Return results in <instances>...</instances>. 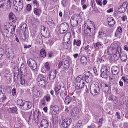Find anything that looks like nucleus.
<instances>
[{"label": "nucleus", "mask_w": 128, "mask_h": 128, "mask_svg": "<svg viewBox=\"0 0 128 128\" xmlns=\"http://www.w3.org/2000/svg\"><path fill=\"white\" fill-rule=\"evenodd\" d=\"M107 21L108 26L110 27H112L115 24V22L114 18L112 17H108Z\"/></svg>", "instance_id": "obj_13"}, {"label": "nucleus", "mask_w": 128, "mask_h": 128, "mask_svg": "<svg viewBox=\"0 0 128 128\" xmlns=\"http://www.w3.org/2000/svg\"><path fill=\"white\" fill-rule=\"evenodd\" d=\"M115 115L117 116L116 118L117 119H120L121 118L120 113L116 112V113Z\"/></svg>", "instance_id": "obj_61"}, {"label": "nucleus", "mask_w": 128, "mask_h": 128, "mask_svg": "<svg viewBox=\"0 0 128 128\" xmlns=\"http://www.w3.org/2000/svg\"><path fill=\"white\" fill-rule=\"evenodd\" d=\"M35 96H38L40 95V92H39L38 90H36V91L34 94Z\"/></svg>", "instance_id": "obj_58"}, {"label": "nucleus", "mask_w": 128, "mask_h": 128, "mask_svg": "<svg viewBox=\"0 0 128 128\" xmlns=\"http://www.w3.org/2000/svg\"><path fill=\"white\" fill-rule=\"evenodd\" d=\"M40 10L38 8H35L34 10V14L36 15H38L39 14Z\"/></svg>", "instance_id": "obj_43"}, {"label": "nucleus", "mask_w": 128, "mask_h": 128, "mask_svg": "<svg viewBox=\"0 0 128 128\" xmlns=\"http://www.w3.org/2000/svg\"><path fill=\"white\" fill-rule=\"evenodd\" d=\"M98 34V37L100 38H104L106 39L107 36L106 34L103 32L102 30L100 31Z\"/></svg>", "instance_id": "obj_20"}, {"label": "nucleus", "mask_w": 128, "mask_h": 128, "mask_svg": "<svg viewBox=\"0 0 128 128\" xmlns=\"http://www.w3.org/2000/svg\"><path fill=\"white\" fill-rule=\"evenodd\" d=\"M25 100H24L21 99H18L17 101V104L19 106V107L20 108L22 107L21 106H22V104H23V103L24 102V101Z\"/></svg>", "instance_id": "obj_24"}, {"label": "nucleus", "mask_w": 128, "mask_h": 128, "mask_svg": "<svg viewBox=\"0 0 128 128\" xmlns=\"http://www.w3.org/2000/svg\"><path fill=\"white\" fill-rule=\"evenodd\" d=\"M17 108L16 107L10 108L8 110V112L10 114V113H16L17 114Z\"/></svg>", "instance_id": "obj_15"}, {"label": "nucleus", "mask_w": 128, "mask_h": 128, "mask_svg": "<svg viewBox=\"0 0 128 128\" xmlns=\"http://www.w3.org/2000/svg\"><path fill=\"white\" fill-rule=\"evenodd\" d=\"M71 36V34L70 32L66 33L64 35L63 39L66 40L68 39H70Z\"/></svg>", "instance_id": "obj_35"}, {"label": "nucleus", "mask_w": 128, "mask_h": 128, "mask_svg": "<svg viewBox=\"0 0 128 128\" xmlns=\"http://www.w3.org/2000/svg\"><path fill=\"white\" fill-rule=\"evenodd\" d=\"M6 97L5 94L2 92V90H0V99H2L3 100H5Z\"/></svg>", "instance_id": "obj_29"}, {"label": "nucleus", "mask_w": 128, "mask_h": 128, "mask_svg": "<svg viewBox=\"0 0 128 128\" xmlns=\"http://www.w3.org/2000/svg\"><path fill=\"white\" fill-rule=\"evenodd\" d=\"M40 102L44 106L46 104V102L44 99V98L43 99H41L40 100Z\"/></svg>", "instance_id": "obj_55"}, {"label": "nucleus", "mask_w": 128, "mask_h": 128, "mask_svg": "<svg viewBox=\"0 0 128 128\" xmlns=\"http://www.w3.org/2000/svg\"><path fill=\"white\" fill-rule=\"evenodd\" d=\"M118 8L119 12L121 13H123L126 10L121 5L119 6Z\"/></svg>", "instance_id": "obj_38"}, {"label": "nucleus", "mask_w": 128, "mask_h": 128, "mask_svg": "<svg viewBox=\"0 0 128 128\" xmlns=\"http://www.w3.org/2000/svg\"><path fill=\"white\" fill-rule=\"evenodd\" d=\"M16 16L14 14L12 13H10L9 14V19L10 20H12L13 18Z\"/></svg>", "instance_id": "obj_51"}, {"label": "nucleus", "mask_w": 128, "mask_h": 128, "mask_svg": "<svg viewBox=\"0 0 128 128\" xmlns=\"http://www.w3.org/2000/svg\"><path fill=\"white\" fill-rule=\"evenodd\" d=\"M61 125L63 128H67L69 126L64 120H62Z\"/></svg>", "instance_id": "obj_37"}, {"label": "nucleus", "mask_w": 128, "mask_h": 128, "mask_svg": "<svg viewBox=\"0 0 128 128\" xmlns=\"http://www.w3.org/2000/svg\"><path fill=\"white\" fill-rule=\"evenodd\" d=\"M84 74L85 76V78L89 77L90 76H93V75L92 73H90L89 71H86L84 73Z\"/></svg>", "instance_id": "obj_30"}, {"label": "nucleus", "mask_w": 128, "mask_h": 128, "mask_svg": "<svg viewBox=\"0 0 128 128\" xmlns=\"http://www.w3.org/2000/svg\"><path fill=\"white\" fill-rule=\"evenodd\" d=\"M67 43L65 42H64L63 43V47L65 49H67L68 48V46Z\"/></svg>", "instance_id": "obj_52"}, {"label": "nucleus", "mask_w": 128, "mask_h": 128, "mask_svg": "<svg viewBox=\"0 0 128 128\" xmlns=\"http://www.w3.org/2000/svg\"><path fill=\"white\" fill-rule=\"evenodd\" d=\"M120 56L123 62H125L126 61L127 58L126 54H124Z\"/></svg>", "instance_id": "obj_40"}, {"label": "nucleus", "mask_w": 128, "mask_h": 128, "mask_svg": "<svg viewBox=\"0 0 128 128\" xmlns=\"http://www.w3.org/2000/svg\"><path fill=\"white\" fill-rule=\"evenodd\" d=\"M20 84L23 86H25L26 82H25V79L22 78L21 74L20 75Z\"/></svg>", "instance_id": "obj_36"}, {"label": "nucleus", "mask_w": 128, "mask_h": 128, "mask_svg": "<svg viewBox=\"0 0 128 128\" xmlns=\"http://www.w3.org/2000/svg\"><path fill=\"white\" fill-rule=\"evenodd\" d=\"M69 27L68 24L66 22L62 23L60 26L59 30L60 33L62 34L66 32Z\"/></svg>", "instance_id": "obj_8"}, {"label": "nucleus", "mask_w": 128, "mask_h": 128, "mask_svg": "<svg viewBox=\"0 0 128 128\" xmlns=\"http://www.w3.org/2000/svg\"><path fill=\"white\" fill-rule=\"evenodd\" d=\"M44 98L45 100L47 102H49L50 100V94H47L44 97Z\"/></svg>", "instance_id": "obj_41"}, {"label": "nucleus", "mask_w": 128, "mask_h": 128, "mask_svg": "<svg viewBox=\"0 0 128 128\" xmlns=\"http://www.w3.org/2000/svg\"><path fill=\"white\" fill-rule=\"evenodd\" d=\"M36 88L35 87H33L32 88V92L33 94H34V93L36 91Z\"/></svg>", "instance_id": "obj_63"}, {"label": "nucleus", "mask_w": 128, "mask_h": 128, "mask_svg": "<svg viewBox=\"0 0 128 128\" xmlns=\"http://www.w3.org/2000/svg\"><path fill=\"white\" fill-rule=\"evenodd\" d=\"M93 76H90L89 77L85 78L86 82L88 83L91 82L92 80Z\"/></svg>", "instance_id": "obj_32"}, {"label": "nucleus", "mask_w": 128, "mask_h": 128, "mask_svg": "<svg viewBox=\"0 0 128 128\" xmlns=\"http://www.w3.org/2000/svg\"><path fill=\"white\" fill-rule=\"evenodd\" d=\"M42 33L43 34V36L46 38H47L49 35V32L48 31H47V30L44 31Z\"/></svg>", "instance_id": "obj_39"}, {"label": "nucleus", "mask_w": 128, "mask_h": 128, "mask_svg": "<svg viewBox=\"0 0 128 128\" xmlns=\"http://www.w3.org/2000/svg\"><path fill=\"white\" fill-rule=\"evenodd\" d=\"M32 7L31 5L30 4H28L26 6V9L28 11H30L31 10Z\"/></svg>", "instance_id": "obj_53"}, {"label": "nucleus", "mask_w": 128, "mask_h": 128, "mask_svg": "<svg viewBox=\"0 0 128 128\" xmlns=\"http://www.w3.org/2000/svg\"><path fill=\"white\" fill-rule=\"evenodd\" d=\"M2 32L3 35L7 37H10L12 36V33L10 32H9V30L6 27H5L2 30Z\"/></svg>", "instance_id": "obj_11"}, {"label": "nucleus", "mask_w": 128, "mask_h": 128, "mask_svg": "<svg viewBox=\"0 0 128 128\" xmlns=\"http://www.w3.org/2000/svg\"><path fill=\"white\" fill-rule=\"evenodd\" d=\"M72 100V98L69 96H66L64 102L66 104H68Z\"/></svg>", "instance_id": "obj_27"}, {"label": "nucleus", "mask_w": 128, "mask_h": 128, "mask_svg": "<svg viewBox=\"0 0 128 128\" xmlns=\"http://www.w3.org/2000/svg\"><path fill=\"white\" fill-rule=\"evenodd\" d=\"M78 18L79 16L76 14L73 15L72 17L70 22L72 26L75 27L78 25Z\"/></svg>", "instance_id": "obj_9"}, {"label": "nucleus", "mask_w": 128, "mask_h": 128, "mask_svg": "<svg viewBox=\"0 0 128 128\" xmlns=\"http://www.w3.org/2000/svg\"><path fill=\"white\" fill-rule=\"evenodd\" d=\"M121 5L126 9L128 5V3L126 2H124L123 4Z\"/></svg>", "instance_id": "obj_49"}, {"label": "nucleus", "mask_w": 128, "mask_h": 128, "mask_svg": "<svg viewBox=\"0 0 128 128\" xmlns=\"http://www.w3.org/2000/svg\"><path fill=\"white\" fill-rule=\"evenodd\" d=\"M121 48L117 46L116 48H112V51L113 54H114L113 56L115 57V60H117L118 58V57L121 56Z\"/></svg>", "instance_id": "obj_3"}, {"label": "nucleus", "mask_w": 128, "mask_h": 128, "mask_svg": "<svg viewBox=\"0 0 128 128\" xmlns=\"http://www.w3.org/2000/svg\"><path fill=\"white\" fill-rule=\"evenodd\" d=\"M22 71H21L22 74L24 76H26L27 75V73L26 68H24V69H21Z\"/></svg>", "instance_id": "obj_42"}, {"label": "nucleus", "mask_w": 128, "mask_h": 128, "mask_svg": "<svg viewBox=\"0 0 128 128\" xmlns=\"http://www.w3.org/2000/svg\"><path fill=\"white\" fill-rule=\"evenodd\" d=\"M40 53V56L44 58L46 57V53L44 49L42 48L41 50Z\"/></svg>", "instance_id": "obj_26"}, {"label": "nucleus", "mask_w": 128, "mask_h": 128, "mask_svg": "<svg viewBox=\"0 0 128 128\" xmlns=\"http://www.w3.org/2000/svg\"><path fill=\"white\" fill-rule=\"evenodd\" d=\"M36 40L38 43L40 44H41L43 43L42 38L40 35L38 36L36 38Z\"/></svg>", "instance_id": "obj_25"}, {"label": "nucleus", "mask_w": 128, "mask_h": 128, "mask_svg": "<svg viewBox=\"0 0 128 128\" xmlns=\"http://www.w3.org/2000/svg\"><path fill=\"white\" fill-rule=\"evenodd\" d=\"M80 62L83 65H86L88 62L85 56L81 57L80 60Z\"/></svg>", "instance_id": "obj_16"}, {"label": "nucleus", "mask_w": 128, "mask_h": 128, "mask_svg": "<svg viewBox=\"0 0 128 128\" xmlns=\"http://www.w3.org/2000/svg\"><path fill=\"white\" fill-rule=\"evenodd\" d=\"M77 113L75 111H72L71 112V115L73 116H76Z\"/></svg>", "instance_id": "obj_56"}, {"label": "nucleus", "mask_w": 128, "mask_h": 128, "mask_svg": "<svg viewBox=\"0 0 128 128\" xmlns=\"http://www.w3.org/2000/svg\"><path fill=\"white\" fill-rule=\"evenodd\" d=\"M92 26H91L92 28L90 27L91 26H88V25H87V27L86 26L84 27V33L86 34L87 35H88V34L90 32V34H89V36L94 39V35L95 33V26L94 23L92 24Z\"/></svg>", "instance_id": "obj_1"}, {"label": "nucleus", "mask_w": 128, "mask_h": 128, "mask_svg": "<svg viewBox=\"0 0 128 128\" xmlns=\"http://www.w3.org/2000/svg\"><path fill=\"white\" fill-rule=\"evenodd\" d=\"M75 80L77 82V84H75V88L77 90H79L83 88L85 84L83 80L81 79L78 76L77 77Z\"/></svg>", "instance_id": "obj_4"}, {"label": "nucleus", "mask_w": 128, "mask_h": 128, "mask_svg": "<svg viewBox=\"0 0 128 128\" xmlns=\"http://www.w3.org/2000/svg\"><path fill=\"white\" fill-rule=\"evenodd\" d=\"M4 54V50L2 48L0 49V60L2 58V56Z\"/></svg>", "instance_id": "obj_47"}, {"label": "nucleus", "mask_w": 128, "mask_h": 128, "mask_svg": "<svg viewBox=\"0 0 128 128\" xmlns=\"http://www.w3.org/2000/svg\"><path fill=\"white\" fill-rule=\"evenodd\" d=\"M110 71V69L108 68L107 67H102L100 71L102 72L100 74L101 76L104 78H106L109 75Z\"/></svg>", "instance_id": "obj_6"}, {"label": "nucleus", "mask_w": 128, "mask_h": 128, "mask_svg": "<svg viewBox=\"0 0 128 128\" xmlns=\"http://www.w3.org/2000/svg\"><path fill=\"white\" fill-rule=\"evenodd\" d=\"M44 66L47 70H50L49 64L48 62H46V63L45 64Z\"/></svg>", "instance_id": "obj_54"}, {"label": "nucleus", "mask_w": 128, "mask_h": 128, "mask_svg": "<svg viewBox=\"0 0 128 128\" xmlns=\"http://www.w3.org/2000/svg\"><path fill=\"white\" fill-rule=\"evenodd\" d=\"M43 80H46V77L42 74H40L36 78L37 82Z\"/></svg>", "instance_id": "obj_18"}, {"label": "nucleus", "mask_w": 128, "mask_h": 128, "mask_svg": "<svg viewBox=\"0 0 128 128\" xmlns=\"http://www.w3.org/2000/svg\"><path fill=\"white\" fill-rule=\"evenodd\" d=\"M14 76H18V70H16L14 71Z\"/></svg>", "instance_id": "obj_64"}, {"label": "nucleus", "mask_w": 128, "mask_h": 128, "mask_svg": "<svg viewBox=\"0 0 128 128\" xmlns=\"http://www.w3.org/2000/svg\"><path fill=\"white\" fill-rule=\"evenodd\" d=\"M49 122L48 121L46 120H42L40 124H43V125L48 126L49 125Z\"/></svg>", "instance_id": "obj_23"}, {"label": "nucleus", "mask_w": 128, "mask_h": 128, "mask_svg": "<svg viewBox=\"0 0 128 128\" xmlns=\"http://www.w3.org/2000/svg\"><path fill=\"white\" fill-rule=\"evenodd\" d=\"M58 67V68L62 69L63 70H66L63 62H59Z\"/></svg>", "instance_id": "obj_28"}, {"label": "nucleus", "mask_w": 128, "mask_h": 128, "mask_svg": "<svg viewBox=\"0 0 128 128\" xmlns=\"http://www.w3.org/2000/svg\"><path fill=\"white\" fill-rule=\"evenodd\" d=\"M46 80H43L42 81L37 82V84L39 86L41 87H44L46 86Z\"/></svg>", "instance_id": "obj_21"}, {"label": "nucleus", "mask_w": 128, "mask_h": 128, "mask_svg": "<svg viewBox=\"0 0 128 128\" xmlns=\"http://www.w3.org/2000/svg\"><path fill=\"white\" fill-rule=\"evenodd\" d=\"M20 109L24 110H29L32 107V105L30 102L25 101Z\"/></svg>", "instance_id": "obj_10"}, {"label": "nucleus", "mask_w": 128, "mask_h": 128, "mask_svg": "<svg viewBox=\"0 0 128 128\" xmlns=\"http://www.w3.org/2000/svg\"><path fill=\"white\" fill-rule=\"evenodd\" d=\"M111 71L113 74L117 75L119 73L120 70L119 68L116 66H113L111 69Z\"/></svg>", "instance_id": "obj_14"}, {"label": "nucleus", "mask_w": 128, "mask_h": 128, "mask_svg": "<svg viewBox=\"0 0 128 128\" xmlns=\"http://www.w3.org/2000/svg\"><path fill=\"white\" fill-rule=\"evenodd\" d=\"M90 91L91 94L95 96L98 94L100 91L99 85L98 83L92 84L90 86Z\"/></svg>", "instance_id": "obj_2"}, {"label": "nucleus", "mask_w": 128, "mask_h": 128, "mask_svg": "<svg viewBox=\"0 0 128 128\" xmlns=\"http://www.w3.org/2000/svg\"><path fill=\"white\" fill-rule=\"evenodd\" d=\"M21 35H20V38L23 40H25L26 38V36L24 33H22L20 34Z\"/></svg>", "instance_id": "obj_45"}, {"label": "nucleus", "mask_w": 128, "mask_h": 128, "mask_svg": "<svg viewBox=\"0 0 128 128\" xmlns=\"http://www.w3.org/2000/svg\"><path fill=\"white\" fill-rule=\"evenodd\" d=\"M122 28L120 26L118 27L116 30V33L118 34L121 33L122 32Z\"/></svg>", "instance_id": "obj_44"}, {"label": "nucleus", "mask_w": 128, "mask_h": 128, "mask_svg": "<svg viewBox=\"0 0 128 128\" xmlns=\"http://www.w3.org/2000/svg\"><path fill=\"white\" fill-rule=\"evenodd\" d=\"M27 62L28 66L32 69L34 71L36 70L37 68V64L33 59L30 58L28 60Z\"/></svg>", "instance_id": "obj_7"}, {"label": "nucleus", "mask_w": 128, "mask_h": 128, "mask_svg": "<svg viewBox=\"0 0 128 128\" xmlns=\"http://www.w3.org/2000/svg\"><path fill=\"white\" fill-rule=\"evenodd\" d=\"M76 44L77 46H79L81 44V41L80 40H78L76 41V40L74 39V45H75Z\"/></svg>", "instance_id": "obj_33"}, {"label": "nucleus", "mask_w": 128, "mask_h": 128, "mask_svg": "<svg viewBox=\"0 0 128 128\" xmlns=\"http://www.w3.org/2000/svg\"><path fill=\"white\" fill-rule=\"evenodd\" d=\"M66 0H62V4L64 7L66 5Z\"/></svg>", "instance_id": "obj_60"}, {"label": "nucleus", "mask_w": 128, "mask_h": 128, "mask_svg": "<svg viewBox=\"0 0 128 128\" xmlns=\"http://www.w3.org/2000/svg\"><path fill=\"white\" fill-rule=\"evenodd\" d=\"M27 27V25L26 24H24L22 25L19 31L20 34H22V33H24L26 31Z\"/></svg>", "instance_id": "obj_17"}, {"label": "nucleus", "mask_w": 128, "mask_h": 128, "mask_svg": "<svg viewBox=\"0 0 128 128\" xmlns=\"http://www.w3.org/2000/svg\"><path fill=\"white\" fill-rule=\"evenodd\" d=\"M63 62L64 64V67H65V70H66L68 68L70 67V63L69 60H65Z\"/></svg>", "instance_id": "obj_19"}, {"label": "nucleus", "mask_w": 128, "mask_h": 128, "mask_svg": "<svg viewBox=\"0 0 128 128\" xmlns=\"http://www.w3.org/2000/svg\"><path fill=\"white\" fill-rule=\"evenodd\" d=\"M16 27V26L15 25L14 26H12L10 29L9 28L8 29L10 30L12 32H14L15 30Z\"/></svg>", "instance_id": "obj_59"}, {"label": "nucleus", "mask_w": 128, "mask_h": 128, "mask_svg": "<svg viewBox=\"0 0 128 128\" xmlns=\"http://www.w3.org/2000/svg\"><path fill=\"white\" fill-rule=\"evenodd\" d=\"M64 120L67 123V125H68V126L70 125L72 122L71 118H65Z\"/></svg>", "instance_id": "obj_31"}, {"label": "nucleus", "mask_w": 128, "mask_h": 128, "mask_svg": "<svg viewBox=\"0 0 128 128\" xmlns=\"http://www.w3.org/2000/svg\"><path fill=\"white\" fill-rule=\"evenodd\" d=\"M32 110L30 112H29L27 114V115L28 116V121L31 119L32 114Z\"/></svg>", "instance_id": "obj_50"}, {"label": "nucleus", "mask_w": 128, "mask_h": 128, "mask_svg": "<svg viewBox=\"0 0 128 128\" xmlns=\"http://www.w3.org/2000/svg\"><path fill=\"white\" fill-rule=\"evenodd\" d=\"M52 108L53 110L52 112L55 115L59 113V111L58 106H54L52 107Z\"/></svg>", "instance_id": "obj_22"}, {"label": "nucleus", "mask_w": 128, "mask_h": 128, "mask_svg": "<svg viewBox=\"0 0 128 128\" xmlns=\"http://www.w3.org/2000/svg\"><path fill=\"white\" fill-rule=\"evenodd\" d=\"M101 45L100 42H98L94 44V48H96L98 47Z\"/></svg>", "instance_id": "obj_46"}, {"label": "nucleus", "mask_w": 128, "mask_h": 128, "mask_svg": "<svg viewBox=\"0 0 128 128\" xmlns=\"http://www.w3.org/2000/svg\"><path fill=\"white\" fill-rule=\"evenodd\" d=\"M57 72L56 70L53 71H50L49 72L48 76L49 79L51 82H53L55 78H56V75Z\"/></svg>", "instance_id": "obj_12"}, {"label": "nucleus", "mask_w": 128, "mask_h": 128, "mask_svg": "<svg viewBox=\"0 0 128 128\" xmlns=\"http://www.w3.org/2000/svg\"><path fill=\"white\" fill-rule=\"evenodd\" d=\"M122 80H123L124 82L126 84L128 83V78H125L124 76H122Z\"/></svg>", "instance_id": "obj_48"}, {"label": "nucleus", "mask_w": 128, "mask_h": 128, "mask_svg": "<svg viewBox=\"0 0 128 128\" xmlns=\"http://www.w3.org/2000/svg\"><path fill=\"white\" fill-rule=\"evenodd\" d=\"M75 91L76 92V93L78 95H79L80 94L81 92V90L80 89L79 90H77L76 88Z\"/></svg>", "instance_id": "obj_62"}, {"label": "nucleus", "mask_w": 128, "mask_h": 128, "mask_svg": "<svg viewBox=\"0 0 128 128\" xmlns=\"http://www.w3.org/2000/svg\"><path fill=\"white\" fill-rule=\"evenodd\" d=\"M48 23L49 24L54 26V23L50 18H48V19L47 20Z\"/></svg>", "instance_id": "obj_34"}, {"label": "nucleus", "mask_w": 128, "mask_h": 128, "mask_svg": "<svg viewBox=\"0 0 128 128\" xmlns=\"http://www.w3.org/2000/svg\"><path fill=\"white\" fill-rule=\"evenodd\" d=\"M61 84H58L55 86L54 89L55 93L58 95L60 94V96L64 94V91L66 89L64 86L61 88Z\"/></svg>", "instance_id": "obj_5"}, {"label": "nucleus", "mask_w": 128, "mask_h": 128, "mask_svg": "<svg viewBox=\"0 0 128 128\" xmlns=\"http://www.w3.org/2000/svg\"><path fill=\"white\" fill-rule=\"evenodd\" d=\"M16 92L15 88H14L12 90V94L13 96H14L16 95Z\"/></svg>", "instance_id": "obj_57"}]
</instances>
